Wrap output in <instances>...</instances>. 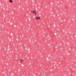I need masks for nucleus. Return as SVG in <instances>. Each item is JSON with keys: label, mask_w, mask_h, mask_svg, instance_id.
Instances as JSON below:
<instances>
[{"label": "nucleus", "mask_w": 76, "mask_h": 76, "mask_svg": "<svg viewBox=\"0 0 76 76\" xmlns=\"http://www.w3.org/2000/svg\"><path fill=\"white\" fill-rule=\"evenodd\" d=\"M32 13L34 14H35V15H36V14H37V13H36V12H35V11H33L32 12Z\"/></svg>", "instance_id": "1"}, {"label": "nucleus", "mask_w": 76, "mask_h": 76, "mask_svg": "<svg viewBox=\"0 0 76 76\" xmlns=\"http://www.w3.org/2000/svg\"><path fill=\"white\" fill-rule=\"evenodd\" d=\"M36 19H37V20H38V19H40V18H39V17H36Z\"/></svg>", "instance_id": "2"}, {"label": "nucleus", "mask_w": 76, "mask_h": 76, "mask_svg": "<svg viewBox=\"0 0 76 76\" xmlns=\"http://www.w3.org/2000/svg\"><path fill=\"white\" fill-rule=\"evenodd\" d=\"M9 1L10 3H12V2H13V1H12V0H10Z\"/></svg>", "instance_id": "3"}, {"label": "nucleus", "mask_w": 76, "mask_h": 76, "mask_svg": "<svg viewBox=\"0 0 76 76\" xmlns=\"http://www.w3.org/2000/svg\"><path fill=\"white\" fill-rule=\"evenodd\" d=\"M20 61H21V62H22L23 61L22 60H20Z\"/></svg>", "instance_id": "4"}]
</instances>
